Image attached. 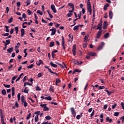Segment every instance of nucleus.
I'll list each match as a JSON object with an SVG mask.
<instances>
[{"label": "nucleus", "instance_id": "c03bdc74", "mask_svg": "<svg viewBox=\"0 0 124 124\" xmlns=\"http://www.w3.org/2000/svg\"><path fill=\"white\" fill-rule=\"evenodd\" d=\"M39 114H40V111H36L34 112V114L37 115V116H38V117L39 115Z\"/></svg>", "mask_w": 124, "mask_h": 124}, {"label": "nucleus", "instance_id": "58836bf2", "mask_svg": "<svg viewBox=\"0 0 124 124\" xmlns=\"http://www.w3.org/2000/svg\"><path fill=\"white\" fill-rule=\"evenodd\" d=\"M105 92L107 93L108 95H111V94H112V92H109V91H108L107 90H105Z\"/></svg>", "mask_w": 124, "mask_h": 124}, {"label": "nucleus", "instance_id": "cd10ccee", "mask_svg": "<svg viewBox=\"0 0 124 124\" xmlns=\"http://www.w3.org/2000/svg\"><path fill=\"white\" fill-rule=\"evenodd\" d=\"M55 46V42H51L49 44V47H54Z\"/></svg>", "mask_w": 124, "mask_h": 124}, {"label": "nucleus", "instance_id": "aec40b11", "mask_svg": "<svg viewBox=\"0 0 124 124\" xmlns=\"http://www.w3.org/2000/svg\"><path fill=\"white\" fill-rule=\"evenodd\" d=\"M12 96H14L15 95V88L14 87H13L12 88Z\"/></svg>", "mask_w": 124, "mask_h": 124}, {"label": "nucleus", "instance_id": "bf43d9fd", "mask_svg": "<svg viewBox=\"0 0 124 124\" xmlns=\"http://www.w3.org/2000/svg\"><path fill=\"white\" fill-rule=\"evenodd\" d=\"M2 35L3 36H8V35H9V33H5L4 34H2Z\"/></svg>", "mask_w": 124, "mask_h": 124}, {"label": "nucleus", "instance_id": "e2e57ef3", "mask_svg": "<svg viewBox=\"0 0 124 124\" xmlns=\"http://www.w3.org/2000/svg\"><path fill=\"white\" fill-rule=\"evenodd\" d=\"M27 12H28V15H31L32 13V12L30 10H28Z\"/></svg>", "mask_w": 124, "mask_h": 124}, {"label": "nucleus", "instance_id": "c85d7f7f", "mask_svg": "<svg viewBox=\"0 0 124 124\" xmlns=\"http://www.w3.org/2000/svg\"><path fill=\"white\" fill-rule=\"evenodd\" d=\"M45 118L47 120V121H50V120H52V117H50L49 115L46 116Z\"/></svg>", "mask_w": 124, "mask_h": 124}, {"label": "nucleus", "instance_id": "338daca9", "mask_svg": "<svg viewBox=\"0 0 124 124\" xmlns=\"http://www.w3.org/2000/svg\"><path fill=\"white\" fill-rule=\"evenodd\" d=\"M107 107H108V106L107 105V104H106L104 106V108H103L105 109V110H106V109H107Z\"/></svg>", "mask_w": 124, "mask_h": 124}, {"label": "nucleus", "instance_id": "ddd939ff", "mask_svg": "<svg viewBox=\"0 0 124 124\" xmlns=\"http://www.w3.org/2000/svg\"><path fill=\"white\" fill-rule=\"evenodd\" d=\"M68 6H70L72 8V9H73V10H74V9H75L74 4L73 3H68Z\"/></svg>", "mask_w": 124, "mask_h": 124}, {"label": "nucleus", "instance_id": "c9c22d12", "mask_svg": "<svg viewBox=\"0 0 124 124\" xmlns=\"http://www.w3.org/2000/svg\"><path fill=\"white\" fill-rule=\"evenodd\" d=\"M15 31H16V34H18V32L19 31V28L18 27H16L15 28Z\"/></svg>", "mask_w": 124, "mask_h": 124}, {"label": "nucleus", "instance_id": "69168bd1", "mask_svg": "<svg viewBox=\"0 0 124 124\" xmlns=\"http://www.w3.org/2000/svg\"><path fill=\"white\" fill-rule=\"evenodd\" d=\"M121 105L122 107V109H123V110H124V102H122L121 103Z\"/></svg>", "mask_w": 124, "mask_h": 124}, {"label": "nucleus", "instance_id": "3c124183", "mask_svg": "<svg viewBox=\"0 0 124 124\" xmlns=\"http://www.w3.org/2000/svg\"><path fill=\"white\" fill-rule=\"evenodd\" d=\"M22 18H23L24 19H26V18H27V15H26V14L23 13L22 14Z\"/></svg>", "mask_w": 124, "mask_h": 124}, {"label": "nucleus", "instance_id": "052dcab7", "mask_svg": "<svg viewBox=\"0 0 124 124\" xmlns=\"http://www.w3.org/2000/svg\"><path fill=\"white\" fill-rule=\"evenodd\" d=\"M51 56L53 59H55V53L52 51L51 52Z\"/></svg>", "mask_w": 124, "mask_h": 124}, {"label": "nucleus", "instance_id": "f3484780", "mask_svg": "<svg viewBox=\"0 0 124 124\" xmlns=\"http://www.w3.org/2000/svg\"><path fill=\"white\" fill-rule=\"evenodd\" d=\"M109 17L110 19H112L113 18V12L112 11H109Z\"/></svg>", "mask_w": 124, "mask_h": 124}, {"label": "nucleus", "instance_id": "393cba45", "mask_svg": "<svg viewBox=\"0 0 124 124\" xmlns=\"http://www.w3.org/2000/svg\"><path fill=\"white\" fill-rule=\"evenodd\" d=\"M7 52L10 54H11L12 52H13V47H11L7 49Z\"/></svg>", "mask_w": 124, "mask_h": 124}, {"label": "nucleus", "instance_id": "e433bc0d", "mask_svg": "<svg viewBox=\"0 0 124 124\" xmlns=\"http://www.w3.org/2000/svg\"><path fill=\"white\" fill-rule=\"evenodd\" d=\"M83 116V115L82 114V113H81V115H78L77 116V120H80V119H81V117H82Z\"/></svg>", "mask_w": 124, "mask_h": 124}, {"label": "nucleus", "instance_id": "5fc2aeb1", "mask_svg": "<svg viewBox=\"0 0 124 124\" xmlns=\"http://www.w3.org/2000/svg\"><path fill=\"white\" fill-rule=\"evenodd\" d=\"M93 115H94V110H93L92 113L91 114V117L93 118Z\"/></svg>", "mask_w": 124, "mask_h": 124}, {"label": "nucleus", "instance_id": "09e8293b", "mask_svg": "<svg viewBox=\"0 0 124 124\" xmlns=\"http://www.w3.org/2000/svg\"><path fill=\"white\" fill-rule=\"evenodd\" d=\"M88 38H89V36H85L84 37V41L86 42V41H88Z\"/></svg>", "mask_w": 124, "mask_h": 124}, {"label": "nucleus", "instance_id": "a19ab883", "mask_svg": "<svg viewBox=\"0 0 124 124\" xmlns=\"http://www.w3.org/2000/svg\"><path fill=\"white\" fill-rule=\"evenodd\" d=\"M93 19H95V11L94 10H93Z\"/></svg>", "mask_w": 124, "mask_h": 124}, {"label": "nucleus", "instance_id": "0eeeda50", "mask_svg": "<svg viewBox=\"0 0 124 124\" xmlns=\"http://www.w3.org/2000/svg\"><path fill=\"white\" fill-rule=\"evenodd\" d=\"M102 29V21H101L97 26L96 30H99V31H102L101 29Z\"/></svg>", "mask_w": 124, "mask_h": 124}, {"label": "nucleus", "instance_id": "b1692460", "mask_svg": "<svg viewBox=\"0 0 124 124\" xmlns=\"http://www.w3.org/2000/svg\"><path fill=\"white\" fill-rule=\"evenodd\" d=\"M109 7V4L107 3L104 6V10H107V8H108Z\"/></svg>", "mask_w": 124, "mask_h": 124}, {"label": "nucleus", "instance_id": "7c9ffc66", "mask_svg": "<svg viewBox=\"0 0 124 124\" xmlns=\"http://www.w3.org/2000/svg\"><path fill=\"white\" fill-rule=\"evenodd\" d=\"M79 25H77L76 26H75L73 28L74 31H76L79 30Z\"/></svg>", "mask_w": 124, "mask_h": 124}, {"label": "nucleus", "instance_id": "8fccbe9b", "mask_svg": "<svg viewBox=\"0 0 124 124\" xmlns=\"http://www.w3.org/2000/svg\"><path fill=\"white\" fill-rule=\"evenodd\" d=\"M103 89H105V86H99V90H103Z\"/></svg>", "mask_w": 124, "mask_h": 124}, {"label": "nucleus", "instance_id": "37998d69", "mask_svg": "<svg viewBox=\"0 0 124 124\" xmlns=\"http://www.w3.org/2000/svg\"><path fill=\"white\" fill-rule=\"evenodd\" d=\"M31 113H29L28 115L27 116L26 119L27 120H30V118H31Z\"/></svg>", "mask_w": 124, "mask_h": 124}, {"label": "nucleus", "instance_id": "a878e982", "mask_svg": "<svg viewBox=\"0 0 124 124\" xmlns=\"http://www.w3.org/2000/svg\"><path fill=\"white\" fill-rule=\"evenodd\" d=\"M68 36L69 37L71 38V40H69V41H71V42H72V41H73V35L70 34H69Z\"/></svg>", "mask_w": 124, "mask_h": 124}, {"label": "nucleus", "instance_id": "a211bd4d", "mask_svg": "<svg viewBox=\"0 0 124 124\" xmlns=\"http://www.w3.org/2000/svg\"><path fill=\"white\" fill-rule=\"evenodd\" d=\"M87 8H92V6L91 5V2L90 0H88L87 1Z\"/></svg>", "mask_w": 124, "mask_h": 124}, {"label": "nucleus", "instance_id": "0e129e2a", "mask_svg": "<svg viewBox=\"0 0 124 124\" xmlns=\"http://www.w3.org/2000/svg\"><path fill=\"white\" fill-rule=\"evenodd\" d=\"M15 106L17 108H18L19 107V104H18L17 101H16Z\"/></svg>", "mask_w": 124, "mask_h": 124}, {"label": "nucleus", "instance_id": "dca6fc26", "mask_svg": "<svg viewBox=\"0 0 124 124\" xmlns=\"http://www.w3.org/2000/svg\"><path fill=\"white\" fill-rule=\"evenodd\" d=\"M50 65L51 66H52V67H55V68H57L58 67V65L53 63V62H50Z\"/></svg>", "mask_w": 124, "mask_h": 124}, {"label": "nucleus", "instance_id": "9b49d317", "mask_svg": "<svg viewBox=\"0 0 124 124\" xmlns=\"http://www.w3.org/2000/svg\"><path fill=\"white\" fill-rule=\"evenodd\" d=\"M52 29H53V31H52L51 35H55V34H56V32H57V29H56L54 27H52Z\"/></svg>", "mask_w": 124, "mask_h": 124}, {"label": "nucleus", "instance_id": "6e6552de", "mask_svg": "<svg viewBox=\"0 0 124 124\" xmlns=\"http://www.w3.org/2000/svg\"><path fill=\"white\" fill-rule=\"evenodd\" d=\"M51 9L53 11L54 13H57V9H56V7L55 5L52 4L50 6Z\"/></svg>", "mask_w": 124, "mask_h": 124}, {"label": "nucleus", "instance_id": "423d86ee", "mask_svg": "<svg viewBox=\"0 0 124 124\" xmlns=\"http://www.w3.org/2000/svg\"><path fill=\"white\" fill-rule=\"evenodd\" d=\"M72 53L73 56L76 55V45H74L72 49Z\"/></svg>", "mask_w": 124, "mask_h": 124}, {"label": "nucleus", "instance_id": "680f3d73", "mask_svg": "<svg viewBox=\"0 0 124 124\" xmlns=\"http://www.w3.org/2000/svg\"><path fill=\"white\" fill-rule=\"evenodd\" d=\"M56 83H61V79L59 78H57L56 80Z\"/></svg>", "mask_w": 124, "mask_h": 124}, {"label": "nucleus", "instance_id": "f8f14e48", "mask_svg": "<svg viewBox=\"0 0 124 124\" xmlns=\"http://www.w3.org/2000/svg\"><path fill=\"white\" fill-rule=\"evenodd\" d=\"M22 103V105H23V106H24V107H27V106H28V103H27V101H21Z\"/></svg>", "mask_w": 124, "mask_h": 124}, {"label": "nucleus", "instance_id": "2f4dec72", "mask_svg": "<svg viewBox=\"0 0 124 124\" xmlns=\"http://www.w3.org/2000/svg\"><path fill=\"white\" fill-rule=\"evenodd\" d=\"M34 120H35V123H37V122H38L39 120V118H38V115L35 116Z\"/></svg>", "mask_w": 124, "mask_h": 124}, {"label": "nucleus", "instance_id": "6e6d98bb", "mask_svg": "<svg viewBox=\"0 0 124 124\" xmlns=\"http://www.w3.org/2000/svg\"><path fill=\"white\" fill-rule=\"evenodd\" d=\"M35 89L36 91H41V89L40 88V87H39V86L36 87Z\"/></svg>", "mask_w": 124, "mask_h": 124}, {"label": "nucleus", "instance_id": "774afa93", "mask_svg": "<svg viewBox=\"0 0 124 124\" xmlns=\"http://www.w3.org/2000/svg\"><path fill=\"white\" fill-rule=\"evenodd\" d=\"M41 124H52L51 123H48V122H44V123H42Z\"/></svg>", "mask_w": 124, "mask_h": 124}, {"label": "nucleus", "instance_id": "f704fd0d", "mask_svg": "<svg viewBox=\"0 0 124 124\" xmlns=\"http://www.w3.org/2000/svg\"><path fill=\"white\" fill-rule=\"evenodd\" d=\"M31 4V0H27L26 1V6H29Z\"/></svg>", "mask_w": 124, "mask_h": 124}, {"label": "nucleus", "instance_id": "2eb2a0df", "mask_svg": "<svg viewBox=\"0 0 124 124\" xmlns=\"http://www.w3.org/2000/svg\"><path fill=\"white\" fill-rule=\"evenodd\" d=\"M21 36L23 37L25 35V29H21Z\"/></svg>", "mask_w": 124, "mask_h": 124}, {"label": "nucleus", "instance_id": "c756f323", "mask_svg": "<svg viewBox=\"0 0 124 124\" xmlns=\"http://www.w3.org/2000/svg\"><path fill=\"white\" fill-rule=\"evenodd\" d=\"M45 99H46V100H49L51 101L52 100V97L48 96L47 97H45Z\"/></svg>", "mask_w": 124, "mask_h": 124}, {"label": "nucleus", "instance_id": "6ab92c4d", "mask_svg": "<svg viewBox=\"0 0 124 124\" xmlns=\"http://www.w3.org/2000/svg\"><path fill=\"white\" fill-rule=\"evenodd\" d=\"M82 63H83V62H80L79 61L74 62V64H77L78 65H81Z\"/></svg>", "mask_w": 124, "mask_h": 124}, {"label": "nucleus", "instance_id": "9d476101", "mask_svg": "<svg viewBox=\"0 0 124 124\" xmlns=\"http://www.w3.org/2000/svg\"><path fill=\"white\" fill-rule=\"evenodd\" d=\"M102 30L99 31L97 32V34H96V38H97V39L99 38V37H100V36L101 35V33H102Z\"/></svg>", "mask_w": 124, "mask_h": 124}, {"label": "nucleus", "instance_id": "49530a36", "mask_svg": "<svg viewBox=\"0 0 124 124\" xmlns=\"http://www.w3.org/2000/svg\"><path fill=\"white\" fill-rule=\"evenodd\" d=\"M33 64H31V65L29 66H27V68H32L33 67Z\"/></svg>", "mask_w": 124, "mask_h": 124}, {"label": "nucleus", "instance_id": "603ef678", "mask_svg": "<svg viewBox=\"0 0 124 124\" xmlns=\"http://www.w3.org/2000/svg\"><path fill=\"white\" fill-rule=\"evenodd\" d=\"M26 100H25V96H24L23 95H22L21 96V102L22 101H25Z\"/></svg>", "mask_w": 124, "mask_h": 124}, {"label": "nucleus", "instance_id": "f03ea898", "mask_svg": "<svg viewBox=\"0 0 124 124\" xmlns=\"http://www.w3.org/2000/svg\"><path fill=\"white\" fill-rule=\"evenodd\" d=\"M70 111L72 115L74 118H75V117H76V111H75V109L74 108H71Z\"/></svg>", "mask_w": 124, "mask_h": 124}, {"label": "nucleus", "instance_id": "a18cd8bd", "mask_svg": "<svg viewBox=\"0 0 124 124\" xmlns=\"http://www.w3.org/2000/svg\"><path fill=\"white\" fill-rule=\"evenodd\" d=\"M3 86L5 88H10V85L9 84H3Z\"/></svg>", "mask_w": 124, "mask_h": 124}, {"label": "nucleus", "instance_id": "864d4df0", "mask_svg": "<svg viewBox=\"0 0 124 124\" xmlns=\"http://www.w3.org/2000/svg\"><path fill=\"white\" fill-rule=\"evenodd\" d=\"M37 13H38V14H40V15H43V13H42L40 10H38L37 11Z\"/></svg>", "mask_w": 124, "mask_h": 124}, {"label": "nucleus", "instance_id": "bb28decb", "mask_svg": "<svg viewBox=\"0 0 124 124\" xmlns=\"http://www.w3.org/2000/svg\"><path fill=\"white\" fill-rule=\"evenodd\" d=\"M1 93H2V94H3V95H6V91L5 90V89L2 90Z\"/></svg>", "mask_w": 124, "mask_h": 124}, {"label": "nucleus", "instance_id": "4be33fe9", "mask_svg": "<svg viewBox=\"0 0 124 124\" xmlns=\"http://www.w3.org/2000/svg\"><path fill=\"white\" fill-rule=\"evenodd\" d=\"M112 121L113 120H112V119H110V117H106V121L107 122H109V123H112Z\"/></svg>", "mask_w": 124, "mask_h": 124}, {"label": "nucleus", "instance_id": "de8ad7c7", "mask_svg": "<svg viewBox=\"0 0 124 124\" xmlns=\"http://www.w3.org/2000/svg\"><path fill=\"white\" fill-rule=\"evenodd\" d=\"M8 26H6L5 27V29H6V32H9V29H8Z\"/></svg>", "mask_w": 124, "mask_h": 124}, {"label": "nucleus", "instance_id": "13d9d810", "mask_svg": "<svg viewBox=\"0 0 124 124\" xmlns=\"http://www.w3.org/2000/svg\"><path fill=\"white\" fill-rule=\"evenodd\" d=\"M12 21H13V17H11L8 20V23H12Z\"/></svg>", "mask_w": 124, "mask_h": 124}, {"label": "nucleus", "instance_id": "4468645a", "mask_svg": "<svg viewBox=\"0 0 124 124\" xmlns=\"http://www.w3.org/2000/svg\"><path fill=\"white\" fill-rule=\"evenodd\" d=\"M88 55H89V56H92V57H95V56H96V53L90 52H89Z\"/></svg>", "mask_w": 124, "mask_h": 124}, {"label": "nucleus", "instance_id": "39448f33", "mask_svg": "<svg viewBox=\"0 0 124 124\" xmlns=\"http://www.w3.org/2000/svg\"><path fill=\"white\" fill-rule=\"evenodd\" d=\"M64 43H65L64 37H63V36H62V46L63 47V49L64 50H65V45L64 44Z\"/></svg>", "mask_w": 124, "mask_h": 124}, {"label": "nucleus", "instance_id": "20e7f679", "mask_svg": "<svg viewBox=\"0 0 124 124\" xmlns=\"http://www.w3.org/2000/svg\"><path fill=\"white\" fill-rule=\"evenodd\" d=\"M45 68H47V69H48V71L52 74H55L56 76H58V74L56 72H52V70H51V69L49 68V66H45Z\"/></svg>", "mask_w": 124, "mask_h": 124}, {"label": "nucleus", "instance_id": "4d7b16f0", "mask_svg": "<svg viewBox=\"0 0 124 124\" xmlns=\"http://www.w3.org/2000/svg\"><path fill=\"white\" fill-rule=\"evenodd\" d=\"M117 107V104H114L112 106V109H115Z\"/></svg>", "mask_w": 124, "mask_h": 124}, {"label": "nucleus", "instance_id": "79ce46f5", "mask_svg": "<svg viewBox=\"0 0 124 124\" xmlns=\"http://www.w3.org/2000/svg\"><path fill=\"white\" fill-rule=\"evenodd\" d=\"M119 115H120V112H115L114 113V116H115V117H118Z\"/></svg>", "mask_w": 124, "mask_h": 124}, {"label": "nucleus", "instance_id": "7ed1b4c3", "mask_svg": "<svg viewBox=\"0 0 124 124\" xmlns=\"http://www.w3.org/2000/svg\"><path fill=\"white\" fill-rule=\"evenodd\" d=\"M1 111V109H0ZM0 118H1V122L2 124H6L5 122H4V117H3V114L1 112H0Z\"/></svg>", "mask_w": 124, "mask_h": 124}, {"label": "nucleus", "instance_id": "1a4fd4ad", "mask_svg": "<svg viewBox=\"0 0 124 124\" xmlns=\"http://www.w3.org/2000/svg\"><path fill=\"white\" fill-rule=\"evenodd\" d=\"M107 27H108V24H107V21H104L103 29L104 30H106V28H107Z\"/></svg>", "mask_w": 124, "mask_h": 124}, {"label": "nucleus", "instance_id": "f257e3e1", "mask_svg": "<svg viewBox=\"0 0 124 124\" xmlns=\"http://www.w3.org/2000/svg\"><path fill=\"white\" fill-rule=\"evenodd\" d=\"M40 106H41V107H44L43 111H49V110H50V108L47 107V104H41Z\"/></svg>", "mask_w": 124, "mask_h": 124}, {"label": "nucleus", "instance_id": "412c9836", "mask_svg": "<svg viewBox=\"0 0 124 124\" xmlns=\"http://www.w3.org/2000/svg\"><path fill=\"white\" fill-rule=\"evenodd\" d=\"M42 63H43V62L41 60H39L38 63H37V62H36V64L38 66H39V65H40V64H42Z\"/></svg>", "mask_w": 124, "mask_h": 124}, {"label": "nucleus", "instance_id": "72a5a7b5", "mask_svg": "<svg viewBox=\"0 0 124 124\" xmlns=\"http://www.w3.org/2000/svg\"><path fill=\"white\" fill-rule=\"evenodd\" d=\"M104 38H108L109 37V32L106 33L104 35Z\"/></svg>", "mask_w": 124, "mask_h": 124}, {"label": "nucleus", "instance_id": "4c0bfd02", "mask_svg": "<svg viewBox=\"0 0 124 124\" xmlns=\"http://www.w3.org/2000/svg\"><path fill=\"white\" fill-rule=\"evenodd\" d=\"M49 90L52 93H54L55 92V90L54 89V87H53V86H50V87L49 88Z\"/></svg>", "mask_w": 124, "mask_h": 124}, {"label": "nucleus", "instance_id": "5701e85b", "mask_svg": "<svg viewBox=\"0 0 124 124\" xmlns=\"http://www.w3.org/2000/svg\"><path fill=\"white\" fill-rule=\"evenodd\" d=\"M10 44V40H6V43H5L4 45L5 46H7V45H9Z\"/></svg>", "mask_w": 124, "mask_h": 124}, {"label": "nucleus", "instance_id": "ea45409f", "mask_svg": "<svg viewBox=\"0 0 124 124\" xmlns=\"http://www.w3.org/2000/svg\"><path fill=\"white\" fill-rule=\"evenodd\" d=\"M77 20H78V18H76L74 20V21H73L74 25H71V27H74V26H75V25H76V23L75 22V21H77Z\"/></svg>", "mask_w": 124, "mask_h": 124}, {"label": "nucleus", "instance_id": "473e14b6", "mask_svg": "<svg viewBox=\"0 0 124 124\" xmlns=\"http://www.w3.org/2000/svg\"><path fill=\"white\" fill-rule=\"evenodd\" d=\"M44 74L43 73H39L37 75L38 78H40V77H42V75H43Z\"/></svg>", "mask_w": 124, "mask_h": 124}]
</instances>
